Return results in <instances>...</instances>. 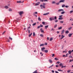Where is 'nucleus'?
Wrapping results in <instances>:
<instances>
[{
	"label": "nucleus",
	"mask_w": 73,
	"mask_h": 73,
	"mask_svg": "<svg viewBox=\"0 0 73 73\" xmlns=\"http://www.w3.org/2000/svg\"><path fill=\"white\" fill-rule=\"evenodd\" d=\"M65 7H66V8H69V6H65Z\"/></svg>",
	"instance_id": "42"
},
{
	"label": "nucleus",
	"mask_w": 73,
	"mask_h": 73,
	"mask_svg": "<svg viewBox=\"0 0 73 73\" xmlns=\"http://www.w3.org/2000/svg\"><path fill=\"white\" fill-rule=\"evenodd\" d=\"M65 67H66V66H62L61 67V68H65Z\"/></svg>",
	"instance_id": "26"
},
{
	"label": "nucleus",
	"mask_w": 73,
	"mask_h": 73,
	"mask_svg": "<svg viewBox=\"0 0 73 73\" xmlns=\"http://www.w3.org/2000/svg\"><path fill=\"white\" fill-rule=\"evenodd\" d=\"M60 62L58 61V62H56V64H60Z\"/></svg>",
	"instance_id": "48"
},
{
	"label": "nucleus",
	"mask_w": 73,
	"mask_h": 73,
	"mask_svg": "<svg viewBox=\"0 0 73 73\" xmlns=\"http://www.w3.org/2000/svg\"><path fill=\"white\" fill-rule=\"evenodd\" d=\"M35 35L36 34H35V32H34L33 33V36H35Z\"/></svg>",
	"instance_id": "24"
},
{
	"label": "nucleus",
	"mask_w": 73,
	"mask_h": 73,
	"mask_svg": "<svg viewBox=\"0 0 73 73\" xmlns=\"http://www.w3.org/2000/svg\"><path fill=\"white\" fill-rule=\"evenodd\" d=\"M40 36H41V37H44V35L42 34H40Z\"/></svg>",
	"instance_id": "27"
},
{
	"label": "nucleus",
	"mask_w": 73,
	"mask_h": 73,
	"mask_svg": "<svg viewBox=\"0 0 73 73\" xmlns=\"http://www.w3.org/2000/svg\"><path fill=\"white\" fill-rule=\"evenodd\" d=\"M9 38L10 40H12V38L10 36L9 37Z\"/></svg>",
	"instance_id": "39"
},
{
	"label": "nucleus",
	"mask_w": 73,
	"mask_h": 73,
	"mask_svg": "<svg viewBox=\"0 0 73 73\" xmlns=\"http://www.w3.org/2000/svg\"><path fill=\"white\" fill-rule=\"evenodd\" d=\"M37 73V70H36L35 71H34L33 73Z\"/></svg>",
	"instance_id": "34"
},
{
	"label": "nucleus",
	"mask_w": 73,
	"mask_h": 73,
	"mask_svg": "<svg viewBox=\"0 0 73 73\" xmlns=\"http://www.w3.org/2000/svg\"><path fill=\"white\" fill-rule=\"evenodd\" d=\"M56 3L55 1H53L52 2V4H56Z\"/></svg>",
	"instance_id": "23"
},
{
	"label": "nucleus",
	"mask_w": 73,
	"mask_h": 73,
	"mask_svg": "<svg viewBox=\"0 0 73 73\" xmlns=\"http://www.w3.org/2000/svg\"><path fill=\"white\" fill-rule=\"evenodd\" d=\"M72 60H71V59H70V61H69V62H72Z\"/></svg>",
	"instance_id": "47"
},
{
	"label": "nucleus",
	"mask_w": 73,
	"mask_h": 73,
	"mask_svg": "<svg viewBox=\"0 0 73 73\" xmlns=\"http://www.w3.org/2000/svg\"><path fill=\"white\" fill-rule=\"evenodd\" d=\"M65 13V12L64 11H63L61 13V14H62V15H63V14H64Z\"/></svg>",
	"instance_id": "16"
},
{
	"label": "nucleus",
	"mask_w": 73,
	"mask_h": 73,
	"mask_svg": "<svg viewBox=\"0 0 73 73\" xmlns=\"http://www.w3.org/2000/svg\"><path fill=\"white\" fill-rule=\"evenodd\" d=\"M65 1V0H60L59 3H63Z\"/></svg>",
	"instance_id": "6"
},
{
	"label": "nucleus",
	"mask_w": 73,
	"mask_h": 73,
	"mask_svg": "<svg viewBox=\"0 0 73 73\" xmlns=\"http://www.w3.org/2000/svg\"><path fill=\"white\" fill-rule=\"evenodd\" d=\"M72 35H73V33H70V34H69L68 35V36H69V37H71V36H72Z\"/></svg>",
	"instance_id": "7"
},
{
	"label": "nucleus",
	"mask_w": 73,
	"mask_h": 73,
	"mask_svg": "<svg viewBox=\"0 0 73 73\" xmlns=\"http://www.w3.org/2000/svg\"><path fill=\"white\" fill-rule=\"evenodd\" d=\"M69 58H72V56L71 55H70L69 56Z\"/></svg>",
	"instance_id": "40"
},
{
	"label": "nucleus",
	"mask_w": 73,
	"mask_h": 73,
	"mask_svg": "<svg viewBox=\"0 0 73 73\" xmlns=\"http://www.w3.org/2000/svg\"><path fill=\"white\" fill-rule=\"evenodd\" d=\"M71 29H72V27H70L69 29H68V30H69L70 31V30H71Z\"/></svg>",
	"instance_id": "31"
},
{
	"label": "nucleus",
	"mask_w": 73,
	"mask_h": 73,
	"mask_svg": "<svg viewBox=\"0 0 73 73\" xmlns=\"http://www.w3.org/2000/svg\"><path fill=\"white\" fill-rule=\"evenodd\" d=\"M66 52L65 51H63V53H66Z\"/></svg>",
	"instance_id": "58"
},
{
	"label": "nucleus",
	"mask_w": 73,
	"mask_h": 73,
	"mask_svg": "<svg viewBox=\"0 0 73 73\" xmlns=\"http://www.w3.org/2000/svg\"><path fill=\"white\" fill-rule=\"evenodd\" d=\"M44 45V44H41L40 45V46H42Z\"/></svg>",
	"instance_id": "20"
},
{
	"label": "nucleus",
	"mask_w": 73,
	"mask_h": 73,
	"mask_svg": "<svg viewBox=\"0 0 73 73\" xmlns=\"http://www.w3.org/2000/svg\"><path fill=\"white\" fill-rule=\"evenodd\" d=\"M73 12V11H70V13H72V12Z\"/></svg>",
	"instance_id": "52"
},
{
	"label": "nucleus",
	"mask_w": 73,
	"mask_h": 73,
	"mask_svg": "<svg viewBox=\"0 0 73 73\" xmlns=\"http://www.w3.org/2000/svg\"><path fill=\"white\" fill-rule=\"evenodd\" d=\"M24 1L21 2V1H17V3H24Z\"/></svg>",
	"instance_id": "2"
},
{
	"label": "nucleus",
	"mask_w": 73,
	"mask_h": 73,
	"mask_svg": "<svg viewBox=\"0 0 73 73\" xmlns=\"http://www.w3.org/2000/svg\"><path fill=\"white\" fill-rule=\"evenodd\" d=\"M32 35V33H31L30 34H29V37H31V36Z\"/></svg>",
	"instance_id": "25"
},
{
	"label": "nucleus",
	"mask_w": 73,
	"mask_h": 73,
	"mask_svg": "<svg viewBox=\"0 0 73 73\" xmlns=\"http://www.w3.org/2000/svg\"><path fill=\"white\" fill-rule=\"evenodd\" d=\"M60 2H58V3H56V5H59V4H60Z\"/></svg>",
	"instance_id": "45"
},
{
	"label": "nucleus",
	"mask_w": 73,
	"mask_h": 73,
	"mask_svg": "<svg viewBox=\"0 0 73 73\" xmlns=\"http://www.w3.org/2000/svg\"><path fill=\"white\" fill-rule=\"evenodd\" d=\"M71 71V70H68L67 71V73H69Z\"/></svg>",
	"instance_id": "44"
},
{
	"label": "nucleus",
	"mask_w": 73,
	"mask_h": 73,
	"mask_svg": "<svg viewBox=\"0 0 73 73\" xmlns=\"http://www.w3.org/2000/svg\"><path fill=\"white\" fill-rule=\"evenodd\" d=\"M49 61V62L50 63H52V60H48Z\"/></svg>",
	"instance_id": "28"
},
{
	"label": "nucleus",
	"mask_w": 73,
	"mask_h": 73,
	"mask_svg": "<svg viewBox=\"0 0 73 73\" xmlns=\"http://www.w3.org/2000/svg\"><path fill=\"white\" fill-rule=\"evenodd\" d=\"M36 23H35L33 24V26H35V25H36Z\"/></svg>",
	"instance_id": "33"
},
{
	"label": "nucleus",
	"mask_w": 73,
	"mask_h": 73,
	"mask_svg": "<svg viewBox=\"0 0 73 73\" xmlns=\"http://www.w3.org/2000/svg\"><path fill=\"white\" fill-rule=\"evenodd\" d=\"M62 16H63V15H60L59 16V17H62Z\"/></svg>",
	"instance_id": "57"
},
{
	"label": "nucleus",
	"mask_w": 73,
	"mask_h": 73,
	"mask_svg": "<svg viewBox=\"0 0 73 73\" xmlns=\"http://www.w3.org/2000/svg\"><path fill=\"white\" fill-rule=\"evenodd\" d=\"M62 29V27H61L58 28V29Z\"/></svg>",
	"instance_id": "29"
},
{
	"label": "nucleus",
	"mask_w": 73,
	"mask_h": 73,
	"mask_svg": "<svg viewBox=\"0 0 73 73\" xmlns=\"http://www.w3.org/2000/svg\"><path fill=\"white\" fill-rule=\"evenodd\" d=\"M62 65H63L62 63H60L59 64L60 66H62Z\"/></svg>",
	"instance_id": "36"
},
{
	"label": "nucleus",
	"mask_w": 73,
	"mask_h": 73,
	"mask_svg": "<svg viewBox=\"0 0 73 73\" xmlns=\"http://www.w3.org/2000/svg\"><path fill=\"white\" fill-rule=\"evenodd\" d=\"M44 51L45 52V53H48V50H44Z\"/></svg>",
	"instance_id": "17"
},
{
	"label": "nucleus",
	"mask_w": 73,
	"mask_h": 73,
	"mask_svg": "<svg viewBox=\"0 0 73 73\" xmlns=\"http://www.w3.org/2000/svg\"><path fill=\"white\" fill-rule=\"evenodd\" d=\"M43 1H44V0H40V1L42 2H43Z\"/></svg>",
	"instance_id": "60"
},
{
	"label": "nucleus",
	"mask_w": 73,
	"mask_h": 73,
	"mask_svg": "<svg viewBox=\"0 0 73 73\" xmlns=\"http://www.w3.org/2000/svg\"><path fill=\"white\" fill-rule=\"evenodd\" d=\"M61 38H60V40H61V39H62L63 38L65 37V36H64L63 35H61Z\"/></svg>",
	"instance_id": "9"
},
{
	"label": "nucleus",
	"mask_w": 73,
	"mask_h": 73,
	"mask_svg": "<svg viewBox=\"0 0 73 73\" xmlns=\"http://www.w3.org/2000/svg\"><path fill=\"white\" fill-rule=\"evenodd\" d=\"M43 5H44V6H45V5H46V4L45 3H43Z\"/></svg>",
	"instance_id": "61"
},
{
	"label": "nucleus",
	"mask_w": 73,
	"mask_h": 73,
	"mask_svg": "<svg viewBox=\"0 0 73 73\" xmlns=\"http://www.w3.org/2000/svg\"><path fill=\"white\" fill-rule=\"evenodd\" d=\"M72 52L71 51H68V53H69V54H70V53H71Z\"/></svg>",
	"instance_id": "21"
},
{
	"label": "nucleus",
	"mask_w": 73,
	"mask_h": 73,
	"mask_svg": "<svg viewBox=\"0 0 73 73\" xmlns=\"http://www.w3.org/2000/svg\"><path fill=\"white\" fill-rule=\"evenodd\" d=\"M54 31V29L52 28L51 29V31Z\"/></svg>",
	"instance_id": "50"
},
{
	"label": "nucleus",
	"mask_w": 73,
	"mask_h": 73,
	"mask_svg": "<svg viewBox=\"0 0 73 73\" xmlns=\"http://www.w3.org/2000/svg\"><path fill=\"white\" fill-rule=\"evenodd\" d=\"M44 49H45V47H43L41 49V50L42 51V52H43L44 51Z\"/></svg>",
	"instance_id": "8"
},
{
	"label": "nucleus",
	"mask_w": 73,
	"mask_h": 73,
	"mask_svg": "<svg viewBox=\"0 0 73 73\" xmlns=\"http://www.w3.org/2000/svg\"><path fill=\"white\" fill-rule=\"evenodd\" d=\"M54 19L55 20H56L57 19V17L55 16L54 17Z\"/></svg>",
	"instance_id": "49"
},
{
	"label": "nucleus",
	"mask_w": 73,
	"mask_h": 73,
	"mask_svg": "<svg viewBox=\"0 0 73 73\" xmlns=\"http://www.w3.org/2000/svg\"><path fill=\"white\" fill-rule=\"evenodd\" d=\"M64 10L63 9H59L58 10V12H61L62 11H64Z\"/></svg>",
	"instance_id": "4"
},
{
	"label": "nucleus",
	"mask_w": 73,
	"mask_h": 73,
	"mask_svg": "<svg viewBox=\"0 0 73 73\" xmlns=\"http://www.w3.org/2000/svg\"><path fill=\"white\" fill-rule=\"evenodd\" d=\"M40 17H39L38 18V20H39V21H41V18H40Z\"/></svg>",
	"instance_id": "18"
},
{
	"label": "nucleus",
	"mask_w": 73,
	"mask_h": 73,
	"mask_svg": "<svg viewBox=\"0 0 73 73\" xmlns=\"http://www.w3.org/2000/svg\"><path fill=\"white\" fill-rule=\"evenodd\" d=\"M52 73H54V71L53 70H52Z\"/></svg>",
	"instance_id": "62"
},
{
	"label": "nucleus",
	"mask_w": 73,
	"mask_h": 73,
	"mask_svg": "<svg viewBox=\"0 0 73 73\" xmlns=\"http://www.w3.org/2000/svg\"><path fill=\"white\" fill-rule=\"evenodd\" d=\"M64 31H65V30L64 29H63L62 31L61 35H62V34L64 33Z\"/></svg>",
	"instance_id": "10"
},
{
	"label": "nucleus",
	"mask_w": 73,
	"mask_h": 73,
	"mask_svg": "<svg viewBox=\"0 0 73 73\" xmlns=\"http://www.w3.org/2000/svg\"><path fill=\"white\" fill-rule=\"evenodd\" d=\"M57 24H56L54 25V28H56V27H57Z\"/></svg>",
	"instance_id": "35"
},
{
	"label": "nucleus",
	"mask_w": 73,
	"mask_h": 73,
	"mask_svg": "<svg viewBox=\"0 0 73 73\" xmlns=\"http://www.w3.org/2000/svg\"><path fill=\"white\" fill-rule=\"evenodd\" d=\"M66 33H69V31H66Z\"/></svg>",
	"instance_id": "41"
},
{
	"label": "nucleus",
	"mask_w": 73,
	"mask_h": 73,
	"mask_svg": "<svg viewBox=\"0 0 73 73\" xmlns=\"http://www.w3.org/2000/svg\"><path fill=\"white\" fill-rule=\"evenodd\" d=\"M48 25H47V26H45L44 27L46 29H47V28H48Z\"/></svg>",
	"instance_id": "14"
},
{
	"label": "nucleus",
	"mask_w": 73,
	"mask_h": 73,
	"mask_svg": "<svg viewBox=\"0 0 73 73\" xmlns=\"http://www.w3.org/2000/svg\"><path fill=\"white\" fill-rule=\"evenodd\" d=\"M40 7H42L43 8H45V6L42 5H40Z\"/></svg>",
	"instance_id": "11"
},
{
	"label": "nucleus",
	"mask_w": 73,
	"mask_h": 73,
	"mask_svg": "<svg viewBox=\"0 0 73 73\" xmlns=\"http://www.w3.org/2000/svg\"><path fill=\"white\" fill-rule=\"evenodd\" d=\"M49 20L50 21H52V20H54V18L50 17L49 18Z\"/></svg>",
	"instance_id": "3"
},
{
	"label": "nucleus",
	"mask_w": 73,
	"mask_h": 73,
	"mask_svg": "<svg viewBox=\"0 0 73 73\" xmlns=\"http://www.w3.org/2000/svg\"><path fill=\"white\" fill-rule=\"evenodd\" d=\"M40 31H41V32H42V33L44 32V31L42 30V28H41L40 29Z\"/></svg>",
	"instance_id": "15"
},
{
	"label": "nucleus",
	"mask_w": 73,
	"mask_h": 73,
	"mask_svg": "<svg viewBox=\"0 0 73 73\" xmlns=\"http://www.w3.org/2000/svg\"><path fill=\"white\" fill-rule=\"evenodd\" d=\"M49 13H45L43 14V15H49Z\"/></svg>",
	"instance_id": "12"
},
{
	"label": "nucleus",
	"mask_w": 73,
	"mask_h": 73,
	"mask_svg": "<svg viewBox=\"0 0 73 73\" xmlns=\"http://www.w3.org/2000/svg\"><path fill=\"white\" fill-rule=\"evenodd\" d=\"M56 68H58V65H56Z\"/></svg>",
	"instance_id": "53"
},
{
	"label": "nucleus",
	"mask_w": 73,
	"mask_h": 73,
	"mask_svg": "<svg viewBox=\"0 0 73 73\" xmlns=\"http://www.w3.org/2000/svg\"><path fill=\"white\" fill-rule=\"evenodd\" d=\"M62 8H64V7H65V4H63L62 5Z\"/></svg>",
	"instance_id": "22"
},
{
	"label": "nucleus",
	"mask_w": 73,
	"mask_h": 73,
	"mask_svg": "<svg viewBox=\"0 0 73 73\" xmlns=\"http://www.w3.org/2000/svg\"><path fill=\"white\" fill-rule=\"evenodd\" d=\"M40 27H43V25H40Z\"/></svg>",
	"instance_id": "55"
},
{
	"label": "nucleus",
	"mask_w": 73,
	"mask_h": 73,
	"mask_svg": "<svg viewBox=\"0 0 73 73\" xmlns=\"http://www.w3.org/2000/svg\"><path fill=\"white\" fill-rule=\"evenodd\" d=\"M41 27H40V26H38V27L37 28V29H39V28H40Z\"/></svg>",
	"instance_id": "43"
},
{
	"label": "nucleus",
	"mask_w": 73,
	"mask_h": 73,
	"mask_svg": "<svg viewBox=\"0 0 73 73\" xmlns=\"http://www.w3.org/2000/svg\"><path fill=\"white\" fill-rule=\"evenodd\" d=\"M28 31L29 33V34L30 33V30H29Z\"/></svg>",
	"instance_id": "63"
},
{
	"label": "nucleus",
	"mask_w": 73,
	"mask_h": 73,
	"mask_svg": "<svg viewBox=\"0 0 73 73\" xmlns=\"http://www.w3.org/2000/svg\"><path fill=\"white\" fill-rule=\"evenodd\" d=\"M44 1H45V2H46V1L48 2V0H44Z\"/></svg>",
	"instance_id": "54"
},
{
	"label": "nucleus",
	"mask_w": 73,
	"mask_h": 73,
	"mask_svg": "<svg viewBox=\"0 0 73 73\" xmlns=\"http://www.w3.org/2000/svg\"><path fill=\"white\" fill-rule=\"evenodd\" d=\"M54 60H58V59H57V58H54Z\"/></svg>",
	"instance_id": "59"
},
{
	"label": "nucleus",
	"mask_w": 73,
	"mask_h": 73,
	"mask_svg": "<svg viewBox=\"0 0 73 73\" xmlns=\"http://www.w3.org/2000/svg\"><path fill=\"white\" fill-rule=\"evenodd\" d=\"M5 8L6 9H8V7L7 6H5Z\"/></svg>",
	"instance_id": "19"
},
{
	"label": "nucleus",
	"mask_w": 73,
	"mask_h": 73,
	"mask_svg": "<svg viewBox=\"0 0 73 73\" xmlns=\"http://www.w3.org/2000/svg\"><path fill=\"white\" fill-rule=\"evenodd\" d=\"M55 72L56 73H59L57 71H55Z\"/></svg>",
	"instance_id": "56"
},
{
	"label": "nucleus",
	"mask_w": 73,
	"mask_h": 73,
	"mask_svg": "<svg viewBox=\"0 0 73 73\" xmlns=\"http://www.w3.org/2000/svg\"><path fill=\"white\" fill-rule=\"evenodd\" d=\"M9 11H10V12H11V11H12V9H10L9 10Z\"/></svg>",
	"instance_id": "32"
},
{
	"label": "nucleus",
	"mask_w": 73,
	"mask_h": 73,
	"mask_svg": "<svg viewBox=\"0 0 73 73\" xmlns=\"http://www.w3.org/2000/svg\"><path fill=\"white\" fill-rule=\"evenodd\" d=\"M52 40H53V38H51L50 39V41H52Z\"/></svg>",
	"instance_id": "37"
},
{
	"label": "nucleus",
	"mask_w": 73,
	"mask_h": 73,
	"mask_svg": "<svg viewBox=\"0 0 73 73\" xmlns=\"http://www.w3.org/2000/svg\"><path fill=\"white\" fill-rule=\"evenodd\" d=\"M40 3V2H38L37 3H36L35 4V6H37V5H39V4Z\"/></svg>",
	"instance_id": "5"
},
{
	"label": "nucleus",
	"mask_w": 73,
	"mask_h": 73,
	"mask_svg": "<svg viewBox=\"0 0 73 73\" xmlns=\"http://www.w3.org/2000/svg\"><path fill=\"white\" fill-rule=\"evenodd\" d=\"M52 57H54V54H52Z\"/></svg>",
	"instance_id": "46"
},
{
	"label": "nucleus",
	"mask_w": 73,
	"mask_h": 73,
	"mask_svg": "<svg viewBox=\"0 0 73 73\" xmlns=\"http://www.w3.org/2000/svg\"><path fill=\"white\" fill-rule=\"evenodd\" d=\"M49 37H47V40H49Z\"/></svg>",
	"instance_id": "64"
},
{
	"label": "nucleus",
	"mask_w": 73,
	"mask_h": 73,
	"mask_svg": "<svg viewBox=\"0 0 73 73\" xmlns=\"http://www.w3.org/2000/svg\"><path fill=\"white\" fill-rule=\"evenodd\" d=\"M24 13V12H23V11H20L19 12V15H22V14H23V13Z\"/></svg>",
	"instance_id": "1"
},
{
	"label": "nucleus",
	"mask_w": 73,
	"mask_h": 73,
	"mask_svg": "<svg viewBox=\"0 0 73 73\" xmlns=\"http://www.w3.org/2000/svg\"><path fill=\"white\" fill-rule=\"evenodd\" d=\"M42 24H43V25H45V22H42Z\"/></svg>",
	"instance_id": "30"
},
{
	"label": "nucleus",
	"mask_w": 73,
	"mask_h": 73,
	"mask_svg": "<svg viewBox=\"0 0 73 73\" xmlns=\"http://www.w3.org/2000/svg\"><path fill=\"white\" fill-rule=\"evenodd\" d=\"M63 19V18L62 17H59L58 18V20H62Z\"/></svg>",
	"instance_id": "13"
},
{
	"label": "nucleus",
	"mask_w": 73,
	"mask_h": 73,
	"mask_svg": "<svg viewBox=\"0 0 73 73\" xmlns=\"http://www.w3.org/2000/svg\"><path fill=\"white\" fill-rule=\"evenodd\" d=\"M57 22H58V20H56L55 21V23H57Z\"/></svg>",
	"instance_id": "51"
},
{
	"label": "nucleus",
	"mask_w": 73,
	"mask_h": 73,
	"mask_svg": "<svg viewBox=\"0 0 73 73\" xmlns=\"http://www.w3.org/2000/svg\"><path fill=\"white\" fill-rule=\"evenodd\" d=\"M60 23H61V24H62L64 23V21H60Z\"/></svg>",
	"instance_id": "38"
}]
</instances>
